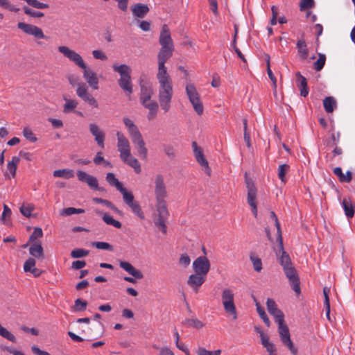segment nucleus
Masks as SVG:
<instances>
[{"label":"nucleus","mask_w":355,"mask_h":355,"mask_svg":"<svg viewBox=\"0 0 355 355\" xmlns=\"http://www.w3.org/2000/svg\"><path fill=\"white\" fill-rule=\"evenodd\" d=\"M323 106L327 113H331L336 107V102L334 97L328 96L323 100Z\"/></svg>","instance_id":"2f4dec72"},{"label":"nucleus","mask_w":355,"mask_h":355,"mask_svg":"<svg viewBox=\"0 0 355 355\" xmlns=\"http://www.w3.org/2000/svg\"><path fill=\"white\" fill-rule=\"evenodd\" d=\"M190 103H191L193 110L198 115H202L203 114L204 107L200 98L193 101H191Z\"/></svg>","instance_id":"a18cd8bd"},{"label":"nucleus","mask_w":355,"mask_h":355,"mask_svg":"<svg viewBox=\"0 0 355 355\" xmlns=\"http://www.w3.org/2000/svg\"><path fill=\"white\" fill-rule=\"evenodd\" d=\"M153 191L156 205H166L165 198L168 196L164 176L157 173L153 178Z\"/></svg>","instance_id":"6e6552de"},{"label":"nucleus","mask_w":355,"mask_h":355,"mask_svg":"<svg viewBox=\"0 0 355 355\" xmlns=\"http://www.w3.org/2000/svg\"><path fill=\"white\" fill-rule=\"evenodd\" d=\"M254 301L256 302L257 311L259 315H260L261 318L263 320L266 326L269 327L270 322L268 317L267 316V314L266 313L264 309L260 306L259 303L256 300V299H254Z\"/></svg>","instance_id":"58836bf2"},{"label":"nucleus","mask_w":355,"mask_h":355,"mask_svg":"<svg viewBox=\"0 0 355 355\" xmlns=\"http://www.w3.org/2000/svg\"><path fill=\"white\" fill-rule=\"evenodd\" d=\"M19 161V157L14 156L12 157V160L9 162L7 164V168L12 178L15 176L17 166Z\"/></svg>","instance_id":"72a5a7b5"},{"label":"nucleus","mask_w":355,"mask_h":355,"mask_svg":"<svg viewBox=\"0 0 355 355\" xmlns=\"http://www.w3.org/2000/svg\"><path fill=\"white\" fill-rule=\"evenodd\" d=\"M190 262L191 259L187 254H181L179 259V263L181 266H183L184 267H187L190 264Z\"/></svg>","instance_id":"e2e57ef3"},{"label":"nucleus","mask_w":355,"mask_h":355,"mask_svg":"<svg viewBox=\"0 0 355 355\" xmlns=\"http://www.w3.org/2000/svg\"><path fill=\"white\" fill-rule=\"evenodd\" d=\"M153 91L151 86L146 84L140 85V96L139 101L141 104L148 110V119L151 120L154 119L157 114L159 104L151 100Z\"/></svg>","instance_id":"423d86ee"},{"label":"nucleus","mask_w":355,"mask_h":355,"mask_svg":"<svg viewBox=\"0 0 355 355\" xmlns=\"http://www.w3.org/2000/svg\"><path fill=\"white\" fill-rule=\"evenodd\" d=\"M53 176L70 179L73 178V171L71 169H59L53 171Z\"/></svg>","instance_id":"473e14b6"},{"label":"nucleus","mask_w":355,"mask_h":355,"mask_svg":"<svg viewBox=\"0 0 355 355\" xmlns=\"http://www.w3.org/2000/svg\"><path fill=\"white\" fill-rule=\"evenodd\" d=\"M23 10L25 14L32 17L40 18L44 15L43 12L33 10L28 6H24Z\"/></svg>","instance_id":"09e8293b"},{"label":"nucleus","mask_w":355,"mask_h":355,"mask_svg":"<svg viewBox=\"0 0 355 355\" xmlns=\"http://www.w3.org/2000/svg\"><path fill=\"white\" fill-rule=\"evenodd\" d=\"M185 89L189 101H193L200 98V94H198L196 87L193 84H187L186 85Z\"/></svg>","instance_id":"c85d7f7f"},{"label":"nucleus","mask_w":355,"mask_h":355,"mask_svg":"<svg viewBox=\"0 0 355 355\" xmlns=\"http://www.w3.org/2000/svg\"><path fill=\"white\" fill-rule=\"evenodd\" d=\"M43 236L42 230L40 227H35L30 236L29 241H34L38 238H41Z\"/></svg>","instance_id":"6e6d98bb"},{"label":"nucleus","mask_w":355,"mask_h":355,"mask_svg":"<svg viewBox=\"0 0 355 355\" xmlns=\"http://www.w3.org/2000/svg\"><path fill=\"white\" fill-rule=\"evenodd\" d=\"M257 332L260 335L261 344L264 347H268L271 343L269 341V338L267 335L264 334L261 330L257 329Z\"/></svg>","instance_id":"13d9d810"},{"label":"nucleus","mask_w":355,"mask_h":355,"mask_svg":"<svg viewBox=\"0 0 355 355\" xmlns=\"http://www.w3.org/2000/svg\"><path fill=\"white\" fill-rule=\"evenodd\" d=\"M278 247L279 252H276L279 263L282 266L286 277L288 278L289 283L297 295L301 293L300 281L297 272L293 265L289 254L284 250V246L281 247L280 241Z\"/></svg>","instance_id":"7ed1b4c3"},{"label":"nucleus","mask_w":355,"mask_h":355,"mask_svg":"<svg viewBox=\"0 0 355 355\" xmlns=\"http://www.w3.org/2000/svg\"><path fill=\"white\" fill-rule=\"evenodd\" d=\"M65 103L63 107V112L65 114H69L74 111V110L78 106V101L75 99H68L64 98Z\"/></svg>","instance_id":"c756f323"},{"label":"nucleus","mask_w":355,"mask_h":355,"mask_svg":"<svg viewBox=\"0 0 355 355\" xmlns=\"http://www.w3.org/2000/svg\"><path fill=\"white\" fill-rule=\"evenodd\" d=\"M87 302L82 300L81 299H77L75 300L73 311H83L87 308Z\"/></svg>","instance_id":"de8ad7c7"},{"label":"nucleus","mask_w":355,"mask_h":355,"mask_svg":"<svg viewBox=\"0 0 355 355\" xmlns=\"http://www.w3.org/2000/svg\"><path fill=\"white\" fill-rule=\"evenodd\" d=\"M266 62H267V73H268V76L269 77V78L271 80V81L272 82V85H273V87L275 89H276L277 87V79L275 78V76H274L271 69H270V57L268 55H267V59H266Z\"/></svg>","instance_id":"3c124183"},{"label":"nucleus","mask_w":355,"mask_h":355,"mask_svg":"<svg viewBox=\"0 0 355 355\" xmlns=\"http://www.w3.org/2000/svg\"><path fill=\"white\" fill-rule=\"evenodd\" d=\"M102 218L103 221L107 225H112L116 228L121 227V223L119 221L114 219L112 216L107 213L103 214Z\"/></svg>","instance_id":"f704fd0d"},{"label":"nucleus","mask_w":355,"mask_h":355,"mask_svg":"<svg viewBox=\"0 0 355 355\" xmlns=\"http://www.w3.org/2000/svg\"><path fill=\"white\" fill-rule=\"evenodd\" d=\"M76 175L79 181L86 183L91 189L104 191L103 188L98 187V180L96 177L83 171H78Z\"/></svg>","instance_id":"f3484780"},{"label":"nucleus","mask_w":355,"mask_h":355,"mask_svg":"<svg viewBox=\"0 0 355 355\" xmlns=\"http://www.w3.org/2000/svg\"><path fill=\"white\" fill-rule=\"evenodd\" d=\"M245 183L248 189V203L251 207L252 212L253 215L257 216V188L255 187L254 182L250 178H248L245 175Z\"/></svg>","instance_id":"f8f14e48"},{"label":"nucleus","mask_w":355,"mask_h":355,"mask_svg":"<svg viewBox=\"0 0 355 355\" xmlns=\"http://www.w3.org/2000/svg\"><path fill=\"white\" fill-rule=\"evenodd\" d=\"M36 261L33 257H29L24 264V272H30L35 268Z\"/></svg>","instance_id":"8fccbe9b"},{"label":"nucleus","mask_w":355,"mask_h":355,"mask_svg":"<svg viewBox=\"0 0 355 355\" xmlns=\"http://www.w3.org/2000/svg\"><path fill=\"white\" fill-rule=\"evenodd\" d=\"M23 135L26 139L32 142H35L37 141V137L29 128H24L23 129Z\"/></svg>","instance_id":"5fc2aeb1"},{"label":"nucleus","mask_w":355,"mask_h":355,"mask_svg":"<svg viewBox=\"0 0 355 355\" xmlns=\"http://www.w3.org/2000/svg\"><path fill=\"white\" fill-rule=\"evenodd\" d=\"M159 42L162 48L157 55L158 71L157 74H168L166 67H165V63L172 56L174 46L169 28L166 24L162 26Z\"/></svg>","instance_id":"f03ea898"},{"label":"nucleus","mask_w":355,"mask_h":355,"mask_svg":"<svg viewBox=\"0 0 355 355\" xmlns=\"http://www.w3.org/2000/svg\"><path fill=\"white\" fill-rule=\"evenodd\" d=\"M296 46L300 58L302 60L306 59L309 56V51L305 40L299 39L297 42Z\"/></svg>","instance_id":"bb28decb"},{"label":"nucleus","mask_w":355,"mask_h":355,"mask_svg":"<svg viewBox=\"0 0 355 355\" xmlns=\"http://www.w3.org/2000/svg\"><path fill=\"white\" fill-rule=\"evenodd\" d=\"M192 148L196 159L199 164L204 168L205 173L209 176L211 175V169L209 167L208 162L205 157L202 149L198 146L196 141L192 142Z\"/></svg>","instance_id":"a211bd4d"},{"label":"nucleus","mask_w":355,"mask_h":355,"mask_svg":"<svg viewBox=\"0 0 355 355\" xmlns=\"http://www.w3.org/2000/svg\"><path fill=\"white\" fill-rule=\"evenodd\" d=\"M0 7H2L12 12H17L19 10V8L11 4L8 0H0Z\"/></svg>","instance_id":"603ef678"},{"label":"nucleus","mask_w":355,"mask_h":355,"mask_svg":"<svg viewBox=\"0 0 355 355\" xmlns=\"http://www.w3.org/2000/svg\"><path fill=\"white\" fill-rule=\"evenodd\" d=\"M89 130L90 133L94 137V140L96 144L101 148H103L105 145V134L100 127L96 123H90L89 125Z\"/></svg>","instance_id":"6ab92c4d"},{"label":"nucleus","mask_w":355,"mask_h":355,"mask_svg":"<svg viewBox=\"0 0 355 355\" xmlns=\"http://www.w3.org/2000/svg\"><path fill=\"white\" fill-rule=\"evenodd\" d=\"M119 266L121 268H123L125 271H126L129 275H132L133 277L140 279L144 277L142 272L136 269L131 263L127 261H121L119 262Z\"/></svg>","instance_id":"4be33fe9"},{"label":"nucleus","mask_w":355,"mask_h":355,"mask_svg":"<svg viewBox=\"0 0 355 355\" xmlns=\"http://www.w3.org/2000/svg\"><path fill=\"white\" fill-rule=\"evenodd\" d=\"M132 144L135 145L137 150V153L139 157L142 159L147 158L148 150L146 147V143L142 138L141 134L137 133L135 135L130 137Z\"/></svg>","instance_id":"dca6fc26"},{"label":"nucleus","mask_w":355,"mask_h":355,"mask_svg":"<svg viewBox=\"0 0 355 355\" xmlns=\"http://www.w3.org/2000/svg\"><path fill=\"white\" fill-rule=\"evenodd\" d=\"M29 253L33 257L37 259H43L44 257L43 247L39 242H35L30 246Z\"/></svg>","instance_id":"b1692460"},{"label":"nucleus","mask_w":355,"mask_h":355,"mask_svg":"<svg viewBox=\"0 0 355 355\" xmlns=\"http://www.w3.org/2000/svg\"><path fill=\"white\" fill-rule=\"evenodd\" d=\"M132 14L135 17L144 18L149 11L146 5L136 3L132 8Z\"/></svg>","instance_id":"393cba45"},{"label":"nucleus","mask_w":355,"mask_h":355,"mask_svg":"<svg viewBox=\"0 0 355 355\" xmlns=\"http://www.w3.org/2000/svg\"><path fill=\"white\" fill-rule=\"evenodd\" d=\"M67 79H68L69 84L73 87H75V86L78 87V84L81 83L79 81L78 77H76L73 74L69 75L67 77Z\"/></svg>","instance_id":"338daca9"},{"label":"nucleus","mask_w":355,"mask_h":355,"mask_svg":"<svg viewBox=\"0 0 355 355\" xmlns=\"http://www.w3.org/2000/svg\"><path fill=\"white\" fill-rule=\"evenodd\" d=\"M193 269L196 273L207 277L210 269V262L205 256L198 257L193 262Z\"/></svg>","instance_id":"ddd939ff"},{"label":"nucleus","mask_w":355,"mask_h":355,"mask_svg":"<svg viewBox=\"0 0 355 355\" xmlns=\"http://www.w3.org/2000/svg\"><path fill=\"white\" fill-rule=\"evenodd\" d=\"M106 181L110 185L115 187L122 194L124 202L131 209L132 211L140 219H144V214L141 210L139 202L135 200L134 196L131 191H128L123 187L121 182L116 178L113 173H108L105 177Z\"/></svg>","instance_id":"20e7f679"},{"label":"nucleus","mask_w":355,"mask_h":355,"mask_svg":"<svg viewBox=\"0 0 355 355\" xmlns=\"http://www.w3.org/2000/svg\"><path fill=\"white\" fill-rule=\"evenodd\" d=\"M58 49L65 58L83 69L84 79L93 89L96 90L98 89L99 81L96 73L87 66L79 53L66 46H60Z\"/></svg>","instance_id":"f257e3e1"},{"label":"nucleus","mask_w":355,"mask_h":355,"mask_svg":"<svg viewBox=\"0 0 355 355\" xmlns=\"http://www.w3.org/2000/svg\"><path fill=\"white\" fill-rule=\"evenodd\" d=\"M31 349L32 352L36 355H51L49 352L41 350L39 347H37L35 345L32 346Z\"/></svg>","instance_id":"774afa93"},{"label":"nucleus","mask_w":355,"mask_h":355,"mask_svg":"<svg viewBox=\"0 0 355 355\" xmlns=\"http://www.w3.org/2000/svg\"><path fill=\"white\" fill-rule=\"evenodd\" d=\"M0 336L12 343H16L15 336L0 324Z\"/></svg>","instance_id":"a19ab883"},{"label":"nucleus","mask_w":355,"mask_h":355,"mask_svg":"<svg viewBox=\"0 0 355 355\" xmlns=\"http://www.w3.org/2000/svg\"><path fill=\"white\" fill-rule=\"evenodd\" d=\"M18 28L21 29L23 32L25 33L32 35L35 37L37 39H44L47 38L44 33L43 31L38 26L26 24L24 22H19L17 24Z\"/></svg>","instance_id":"4468645a"},{"label":"nucleus","mask_w":355,"mask_h":355,"mask_svg":"<svg viewBox=\"0 0 355 355\" xmlns=\"http://www.w3.org/2000/svg\"><path fill=\"white\" fill-rule=\"evenodd\" d=\"M157 216L154 219L155 225L158 227L164 234L166 232V226L165 224L169 213L166 205H156Z\"/></svg>","instance_id":"9b49d317"},{"label":"nucleus","mask_w":355,"mask_h":355,"mask_svg":"<svg viewBox=\"0 0 355 355\" xmlns=\"http://www.w3.org/2000/svg\"><path fill=\"white\" fill-rule=\"evenodd\" d=\"M157 78L159 83V104L164 112H168L171 107L173 95L172 80L169 74H157Z\"/></svg>","instance_id":"39448f33"},{"label":"nucleus","mask_w":355,"mask_h":355,"mask_svg":"<svg viewBox=\"0 0 355 355\" xmlns=\"http://www.w3.org/2000/svg\"><path fill=\"white\" fill-rule=\"evenodd\" d=\"M270 218L275 221V226L277 227L278 236L277 240L280 241V245L282 247V232H281V227L280 224L279 223L277 216H276L275 213L274 211H270Z\"/></svg>","instance_id":"ea45409f"},{"label":"nucleus","mask_w":355,"mask_h":355,"mask_svg":"<svg viewBox=\"0 0 355 355\" xmlns=\"http://www.w3.org/2000/svg\"><path fill=\"white\" fill-rule=\"evenodd\" d=\"M247 119H243V125H244V140L246 142L247 146L250 148L251 146L250 143V134L247 131Z\"/></svg>","instance_id":"680f3d73"},{"label":"nucleus","mask_w":355,"mask_h":355,"mask_svg":"<svg viewBox=\"0 0 355 355\" xmlns=\"http://www.w3.org/2000/svg\"><path fill=\"white\" fill-rule=\"evenodd\" d=\"M89 251L82 248H76L71 252V257L72 258H81L86 257L89 254Z\"/></svg>","instance_id":"37998d69"},{"label":"nucleus","mask_w":355,"mask_h":355,"mask_svg":"<svg viewBox=\"0 0 355 355\" xmlns=\"http://www.w3.org/2000/svg\"><path fill=\"white\" fill-rule=\"evenodd\" d=\"M92 55L97 60H106L107 59V56L101 50H94Z\"/></svg>","instance_id":"052dcab7"},{"label":"nucleus","mask_w":355,"mask_h":355,"mask_svg":"<svg viewBox=\"0 0 355 355\" xmlns=\"http://www.w3.org/2000/svg\"><path fill=\"white\" fill-rule=\"evenodd\" d=\"M297 87L300 90V95L303 97H306L309 94V89L307 87V81L305 77H304L300 72L295 73Z\"/></svg>","instance_id":"5701e85b"},{"label":"nucleus","mask_w":355,"mask_h":355,"mask_svg":"<svg viewBox=\"0 0 355 355\" xmlns=\"http://www.w3.org/2000/svg\"><path fill=\"white\" fill-rule=\"evenodd\" d=\"M234 295L230 288H225L221 295L222 303L225 311L232 315L233 320L237 319L236 309L234 302Z\"/></svg>","instance_id":"1a4fd4ad"},{"label":"nucleus","mask_w":355,"mask_h":355,"mask_svg":"<svg viewBox=\"0 0 355 355\" xmlns=\"http://www.w3.org/2000/svg\"><path fill=\"white\" fill-rule=\"evenodd\" d=\"M290 169L289 165L286 164H283L279 166L278 167V178L280 179L282 182L286 183V174L288 172Z\"/></svg>","instance_id":"e433bc0d"},{"label":"nucleus","mask_w":355,"mask_h":355,"mask_svg":"<svg viewBox=\"0 0 355 355\" xmlns=\"http://www.w3.org/2000/svg\"><path fill=\"white\" fill-rule=\"evenodd\" d=\"M251 261L253 263L254 269L259 272L262 269V263L259 258L250 257Z\"/></svg>","instance_id":"bf43d9fd"},{"label":"nucleus","mask_w":355,"mask_h":355,"mask_svg":"<svg viewBox=\"0 0 355 355\" xmlns=\"http://www.w3.org/2000/svg\"><path fill=\"white\" fill-rule=\"evenodd\" d=\"M300 10H304L305 9L311 8L314 6L313 0H302L300 4Z\"/></svg>","instance_id":"4d7b16f0"},{"label":"nucleus","mask_w":355,"mask_h":355,"mask_svg":"<svg viewBox=\"0 0 355 355\" xmlns=\"http://www.w3.org/2000/svg\"><path fill=\"white\" fill-rule=\"evenodd\" d=\"M123 121L124 125H125V127L128 129L130 137H132V135H135L136 134L140 132L137 126L128 117H124L123 119Z\"/></svg>","instance_id":"cd10ccee"},{"label":"nucleus","mask_w":355,"mask_h":355,"mask_svg":"<svg viewBox=\"0 0 355 355\" xmlns=\"http://www.w3.org/2000/svg\"><path fill=\"white\" fill-rule=\"evenodd\" d=\"M207 277L194 273L191 275L187 279V284L195 291L198 292L200 287L204 284Z\"/></svg>","instance_id":"aec40b11"},{"label":"nucleus","mask_w":355,"mask_h":355,"mask_svg":"<svg viewBox=\"0 0 355 355\" xmlns=\"http://www.w3.org/2000/svg\"><path fill=\"white\" fill-rule=\"evenodd\" d=\"M326 56L324 54L318 53V59L313 63V68L316 71H320L322 69L325 64Z\"/></svg>","instance_id":"4c0bfd02"},{"label":"nucleus","mask_w":355,"mask_h":355,"mask_svg":"<svg viewBox=\"0 0 355 355\" xmlns=\"http://www.w3.org/2000/svg\"><path fill=\"white\" fill-rule=\"evenodd\" d=\"M266 305L269 313L274 316L275 322L284 318V313L277 308L275 302L272 299L268 298Z\"/></svg>","instance_id":"412c9836"},{"label":"nucleus","mask_w":355,"mask_h":355,"mask_svg":"<svg viewBox=\"0 0 355 355\" xmlns=\"http://www.w3.org/2000/svg\"><path fill=\"white\" fill-rule=\"evenodd\" d=\"M93 201L98 204H103L115 212L119 211L118 208L112 202L107 200L102 199L101 198H94Z\"/></svg>","instance_id":"79ce46f5"},{"label":"nucleus","mask_w":355,"mask_h":355,"mask_svg":"<svg viewBox=\"0 0 355 355\" xmlns=\"http://www.w3.org/2000/svg\"><path fill=\"white\" fill-rule=\"evenodd\" d=\"M342 205L346 216L347 218H352L354 215L355 208L352 202L349 200L344 199Z\"/></svg>","instance_id":"7c9ffc66"},{"label":"nucleus","mask_w":355,"mask_h":355,"mask_svg":"<svg viewBox=\"0 0 355 355\" xmlns=\"http://www.w3.org/2000/svg\"><path fill=\"white\" fill-rule=\"evenodd\" d=\"M112 69L115 72H117L120 75V78L118 80L119 87L127 93L128 95H130L132 92V83L131 80V68L125 64L117 65L113 64Z\"/></svg>","instance_id":"0eeeda50"},{"label":"nucleus","mask_w":355,"mask_h":355,"mask_svg":"<svg viewBox=\"0 0 355 355\" xmlns=\"http://www.w3.org/2000/svg\"><path fill=\"white\" fill-rule=\"evenodd\" d=\"M117 148L120 153L121 159L130 156V145L128 139L120 132H116Z\"/></svg>","instance_id":"2eb2a0df"},{"label":"nucleus","mask_w":355,"mask_h":355,"mask_svg":"<svg viewBox=\"0 0 355 355\" xmlns=\"http://www.w3.org/2000/svg\"><path fill=\"white\" fill-rule=\"evenodd\" d=\"M93 246L96 247L97 249L100 250H105L112 251L113 250V247L108 243L103 242V241H97L93 243Z\"/></svg>","instance_id":"864d4df0"},{"label":"nucleus","mask_w":355,"mask_h":355,"mask_svg":"<svg viewBox=\"0 0 355 355\" xmlns=\"http://www.w3.org/2000/svg\"><path fill=\"white\" fill-rule=\"evenodd\" d=\"M123 162L126 163L128 166L134 168L135 172L137 174H139L141 171V164L134 157L131 153L130 156L125 157L124 159H121Z\"/></svg>","instance_id":"a878e982"},{"label":"nucleus","mask_w":355,"mask_h":355,"mask_svg":"<svg viewBox=\"0 0 355 355\" xmlns=\"http://www.w3.org/2000/svg\"><path fill=\"white\" fill-rule=\"evenodd\" d=\"M85 212V210L83 209H77L74 207H68L63 209L60 214L62 216H71L72 214H83Z\"/></svg>","instance_id":"c03bdc74"},{"label":"nucleus","mask_w":355,"mask_h":355,"mask_svg":"<svg viewBox=\"0 0 355 355\" xmlns=\"http://www.w3.org/2000/svg\"><path fill=\"white\" fill-rule=\"evenodd\" d=\"M278 324V332L282 343L286 346L293 355L297 354V349L293 345L291 340L290 333L288 327L284 324V318L276 322Z\"/></svg>","instance_id":"9d476101"},{"label":"nucleus","mask_w":355,"mask_h":355,"mask_svg":"<svg viewBox=\"0 0 355 355\" xmlns=\"http://www.w3.org/2000/svg\"><path fill=\"white\" fill-rule=\"evenodd\" d=\"M86 266V262L84 260H78L72 262L71 268L74 270H79Z\"/></svg>","instance_id":"0e129e2a"},{"label":"nucleus","mask_w":355,"mask_h":355,"mask_svg":"<svg viewBox=\"0 0 355 355\" xmlns=\"http://www.w3.org/2000/svg\"><path fill=\"white\" fill-rule=\"evenodd\" d=\"M183 324L187 325V327H193L198 329L204 327V324L202 323V322H201L197 318L186 319L183 322Z\"/></svg>","instance_id":"c9c22d12"},{"label":"nucleus","mask_w":355,"mask_h":355,"mask_svg":"<svg viewBox=\"0 0 355 355\" xmlns=\"http://www.w3.org/2000/svg\"><path fill=\"white\" fill-rule=\"evenodd\" d=\"M88 93V87L85 83L82 82L78 84L76 94L79 98H82Z\"/></svg>","instance_id":"49530a36"},{"label":"nucleus","mask_w":355,"mask_h":355,"mask_svg":"<svg viewBox=\"0 0 355 355\" xmlns=\"http://www.w3.org/2000/svg\"><path fill=\"white\" fill-rule=\"evenodd\" d=\"M32 211H33V208L29 206H28V207L22 206L20 207V212L21 213V214L23 216H24L25 217H27V218L31 216Z\"/></svg>","instance_id":"69168bd1"}]
</instances>
